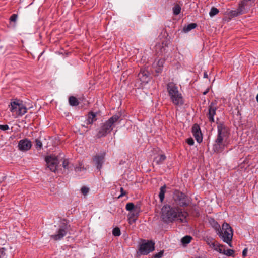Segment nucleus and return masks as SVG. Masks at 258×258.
Here are the masks:
<instances>
[{"mask_svg": "<svg viewBox=\"0 0 258 258\" xmlns=\"http://www.w3.org/2000/svg\"><path fill=\"white\" fill-rule=\"evenodd\" d=\"M187 212H183L182 209L174 205H164L161 209V218L167 223L179 220L180 222H186Z\"/></svg>", "mask_w": 258, "mask_h": 258, "instance_id": "1", "label": "nucleus"}, {"mask_svg": "<svg viewBox=\"0 0 258 258\" xmlns=\"http://www.w3.org/2000/svg\"><path fill=\"white\" fill-rule=\"evenodd\" d=\"M217 131V137L213 145V150L214 152L220 153L224 149V140L228 137L229 133L228 128L223 122L218 123Z\"/></svg>", "mask_w": 258, "mask_h": 258, "instance_id": "2", "label": "nucleus"}, {"mask_svg": "<svg viewBox=\"0 0 258 258\" xmlns=\"http://www.w3.org/2000/svg\"><path fill=\"white\" fill-rule=\"evenodd\" d=\"M167 91L170 101L175 106H181L184 104V99L182 94L179 92L178 87L173 82L167 84Z\"/></svg>", "mask_w": 258, "mask_h": 258, "instance_id": "3", "label": "nucleus"}, {"mask_svg": "<svg viewBox=\"0 0 258 258\" xmlns=\"http://www.w3.org/2000/svg\"><path fill=\"white\" fill-rule=\"evenodd\" d=\"M120 117L121 114L118 113L113 115L105 122L101 123L96 134V137L100 138L106 136L108 133H110L115 126V123L118 121Z\"/></svg>", "mask_w": 258, "mask_h": 258, "instance_id": "4", "label": "nucleus"}, {"mask_svg": "<svg viewBox=\"0 0 258 258\" xmlns=\"http://www.w3.org/2000/svg\"><path fill=\"white\" fill-rule=\"evenodd\" d=\"M173 205L177 207H186L191 202L190 198L185 194L179 190H175L173 194Z\"/></svg>", "mask_w": 258, "mask_h": 258, "instance_id": "5", "label": "nucleus"}, {"mask_svg": "<svg viewBox=\"0 0 258 258\" xmlns=\"http://www.w3.org/2000/svg\"><path fill=\"white\" fill-rule=\"evenodd\" d=\"M217 234L224 242L227 243L231 247H232L231 242L233 237V231L228 223H223L222 229L221 228Z\"/></svg>", "mask_w": 258, "mask_h": 258, "instance_id": "6", "label": "nucleus"}, {"mask_svg": "<svg viewBox=\"0 0 258 258\" xmlns=\"http://www.w3.org/2000/svg\"><path fill=\"white\" fill-rule=\"evenodd\" d=\"M9 107L11 112L15 113L18 116H21L27 112V108L19 100L15 99L11 101Z\"/></svg>", "mask_w": 258, "mask_h": 258, "instance_id": "7", "label": "nucleus"}, {"mask_svg": "<svg viewBox=\"0 0 258 258\" xmlns=\"http://www.w3.org/2000/svg\"><path fill=\"white\" fill-rule=\"evenodd\" d=\"M69 227L70 225H68L67 223L61 222L56 229V233L50 236L51 238L55 241L61 240L67 235L69 230Z\"/></svg>", "mask_w": 258, "mask_h": 258, "instance_id": "8", "label": "nucleus"}, {"mask_svg": "<svg viewBox=\"0 0 258 258\" xmlns=\"http://www.w3.org/2000/svg\"><path fill=\"white\" fill-rule=\"evenodd\" d=\"M155 243L151 240H143L140 245L139 251L142 255H147L154 250Z\"/></svg>", "mask_w": 258, "mask_h": 258, "instance_id": "9", "label": "nucleus"}, {"mask_svg": "<svg viewBox=\"0 0 258 258\" xmlns=\"http://www.w3.org/2000/svg\"><path fill=\"white\" fill-rule=\"evenodd\" d=\"M125 209L130 212L129 218L134 219L138 217L141 212V204L135 205L133 203H128L125 206Z\"/></svg>", "mask_w": 258, "mask_h": 258, "instance_id": "10", "label": "nucleus"}, {"mask_svg": "<svg viewBox=\"0 0 258 258\" xmlns=\"http://www.w3.org/2000/svg\"><path fill=\"white\" fill-rule=\"evenodd\" d=\"M45 162H46L47 167L52 172H55L57 170L58 160L55 156H49L45 158Z\"/></svg>", "mask_w": 258, "mask_h": 258, "instance_id": "11", "label": "nucleus"}, {"mask_svg": "<svg viewBox=\"0 0 258 258\" xmlns=\"http://www.w3.org/2000/svg\"><path fill=\"white\" fill-rule=\"evenodd\" d=\"M217 109V107L216 105V102L213 101L211 102L208 107V112L207 114V116L209 121L211 123L214 122L215 121L214 117L216 114Z\"/></svg>", "mask_w": 258, "mask_h": 258, "instance_id": "12", "label": "nucleus"}, {"mask_svg": "<svg viewBox=\"0 0 258 258\" xmlns=\"http://www.w3.org/2000/svg\"><path fill=\"white\" fill-rule=\"evenodd\" d=\"M92 161L99 170L102 167V165L105 161V153L97 154L92 158Z\"/></svg>", "mask_w": 258, "mask_h": 258, "instance_id": "13", "label": "nucleus"}, {"mask_svg": "<svg viewBox=\"0 0 258 258\" xmlns=\"http://www.w3.org/2000/svg\"><path fill=\"white\" fill-rule=\"evenodd\" d=\"M32 143L28 139L25 138L19 141L18 147L21 151H27L32 147Z\"/></svg>", "mask_w": 258, "mask_h": 258, "instance_id": "14", "label": "nucleus"}, {"mask_svg": "<svg viewBox=\"0 0 258 258\" xmlns=\"http://www.w3.org/2000/svg\"><path fill=\"white\" fill-rule=\"evenodd\" d=\"M192 133L195 139L199 143L202 142L203 137L199 125L198 124H195L192 127Z\"/></svg>", "mask_w": 258, "mask_h": 258, "instance_id": "15", "label": "nucleus"}, {"mask_svg": "<svg viewBox=\"0 0 258 258\" xmlns=\"http://www.w3.org/2000/svg\"><path fill=\"white\" fill-rule=\"evenodd\" d=\"M255 1V0H241L239 6L246 13L252 6L254 5Z\"/></svg>", "mask_w": 258, "mask_h": 258, "instance_id": "16", "label": "nucleus"}, {"mask_svg": "<svg viewBox=\"0 0 258 258\" xmlns=\"http://www.w3.org/2000/svg\"><path fill=\"white\" fill-rule=\"evenodd\" d=\"M138 77L143 83H147L149 80V73L148 71L141 69L138 74Z\"/></svg>", "mask_w": 258, "mask_h": 258, "instance_id": "17", "label": "nucleus"}, {"mask_svg": "<svg viewBox=\"0 0 258 258\" xmlns=\"http://www.w3.org/2000/svg\"><path fill=\"white\" fill-rule=\"evenodd\" d=\"M167 46L164 43L158 44L155 46L156 51L159 55H166L167 53Z\"/></svg>", "mask_w": 258, "mask_h": 258, "instance_id": "18", "label": "nucleus"}, {"mask_svg": "<svg viewBox=\"0 0 258 258\" xmlns=\"http://www.w3.org/2000/svg\"><path fill=\"white\" fill-rule=\"evenodd\" d=\"M164 62V59L161 58L153 63V67L155 68L156 73H160L162 72Z\"/></svg>", "mask_w": 258, "mask_h": 258, "instance_id": "19", "label": "nucleus"}, {"mask_svg": "<svg viewBox=\"0 0 258 258\" xmlns=\"http://www.w3.org/2000/svg\"><path fill=\"white\" fill-rule=\"evenodd\" d=\"M96 120V113H94L92 111L89 112L87 115V119L86 120V124H91Z\"/></svg>", "mask_w": 258, "mask_h": 258, "instance_id": "20", "label": "nucleus"}, {"mask_svg": "<svg viewBox=\"0 0 258 258\" xmlns=\"http://www.w3.org/2000/svg\"><path fill=\"white\" fill-rule=\"evenodd\" d=\"M208 221L210 225L216 230L217 233L221 229L220 225L213 218H210Z\"/></svg>", "mask_w": 258, "mask_h": 258, "instance_id": "21", "label": "nucleus"}, {"mask_svg": "<svg viewBox=\"0 0 258 258\" xmlns=\"http://www.w3.org/2000/svg\"><path fill=\"white\" fill-rule=\"evenodd\" d=\"M166 157L165 155L162 154L159 155L158 156L156 157L154 159V162L157 165L162 164L164 161L166 160Z\"/></svg>", "mask_w": 258, "mask_h": 258, "instance_id": "22", "label": "nucleus"}, {"mask_svg": "<svg viewBox=\"0 0 258 258\" xmlns=\"http://www.w3.org/2000/svg\"><path fill=\"white\" fill-rule=\"evenodd\" d=\"M245 13L243 10L241 8L238 6V8L236 10H232L230 11V14L231 16L236 17L238 15Z\"/></svg>", "mask_w": 258, "mask_h": 258, "instance_id": "23", "label": "nucleus"}, {"mask_svg": "<svg viewBox=\"0 0 258 258\" xmlns=\"http://www.w3.org/2000/svg\"><path fill=\"white\" fill-rule=\"evenodd\" d=\"M69 103L72 106H77L79 104V102L78 99L73 96L69 97Z\"/></svg>", "mask_w": 258, "mask_h": 258, "instance_id": "24", "label": "nucleus"}, {"mask_svg": "<svg viewBox=\"0 0 258 258\" xmlns=\"http://www.w3.org/2000/svg\"><path fill=\"white\" fill-rule=\"evenodd\" d=\"M18 19V15L16 14H13L10 17L9 19L10 25H12L13 27H15L16 26V23L17 22Z\"/></svg>", "mask_w": 258, "mask_h": 258, "instance_id": "25", "label": "nucleus"}, {"mask_svg": "<svg viewBox=\"0 0 258 258\" xmlns=\"http://www.w3.org/2000/svg\"><path fill=\"white\" fill-rule=\"evenodd\" d=\"M197 25L196 23H190L187 25L186 26H185L183 29V31L185 33L191 31V30L195 29L197 27Z\"/></svg>", "mask_w": 258, "mask_h": 258, "instance_id": "26", "label": "nucleus"}, {"mask_svg": "<svg viewBox=\"0 0 258 258\" xmlns=\"http://www.w3.org/2000/svg\"><path fill=\"white\" fill-rule=\"evenodd\" d=\"M166 185H164L163 186H161L160 188L159 197L161 202H163L164 199L165 193L166 192Z\"/></svg>", "mask_w": 258, "mask_h": 258, "instance_id": "27", "label": "nucleus"}, {"mask_svg": "<svg viewBox=\"0 0 258 258\" xmlns=\"http://www.w3.org/2000/svg\"><path fill=\"white\" fill-rule=\"evenodd\" d=\"M192 239V238L191 236L186 235L181 239V242L183 244V245H186L189 243Z\"/></svg>", "mask_w": 258, "mask_h": 258, "instance_id": "28", "label": "nucleus"}, {"mask_svg": "<svg viewBox=\"0 0 258 258\" xmlns=\"http://www.w3.org/2000/svg\"><path fill=\"white\" fill-rule=\"evenodd\" d=\"M173 13L174 15L180 14L181 10V7L178 4H176L172 8Z\"/></svg>", "mask_w": 258, "mask_h": 258, "instance_id": "29", "label": "nucleus"}, {"mask_svg": "<svg viewBox=\"0 0 258 258\" xmlns=\"http://www.w3.org/2000/svg\"><path fill=\"white\" fill-rule=\"evenodd\" d=\"M87 168L84 167L82 162H79L78 166L75 167V171L76 172H80L82 170H86Z\"/></svg>", "mask_w": 258, "mask_h": 258, "instance_id": "30", "label": "nucleus"}, {"mask_svg": "<svg viewBox=\"0 0 258 258\" xmlns=\"http://www.w3.org/2000/svg\"><path fill=\"white\" fill-rule=\"evenodd\" d=\"M219 10L215 7H212L210 12L209 13V15L211 17L217 15L219 13Z\"/></svg>", "mask_w": 258, "mask_h": 258, "instance_id": "31", "label": "nucleus"}, {"mask_svg": "<svg viewBox=\"0 0 258 258\" xmlns=\"http://www.w3.org/2000/svg\"><path fill=\"white\" fill-rule=\"evenodd\" d=\"M210 242H212V247L214 248V249L216 251H217L219 246H220V244L216 242L213 239H210Z\"/></svg>", "mask_w": 258, "mask_h": 258, "instance_id": "32", "label": "nucleus"}, {"mask_svg": "<svg viewBox=\"0 0 258 258\" xmlns=\"http://www.w3.org/2000/svg\"><path fill=\"white\" fill-rule=\"evenodd\" d=\"M112 234L114 236H119L121 234L120 230L118 227L114 228L112 230Z\"/></svg>", "mask_w": 258, "mask_h": 258, "instance_id": "33", "label": "nucleus"}, {"mask_svg": "<svg viewBox=\"0 0 258 258\" xmlns=\"http://www.w3.org/2000/svg\"><path fill=\"white\" fill-rule=\"evenodd\" d=\"M234 250L232 249L225 250L224 254L228 256H234Z\"/></svg>", "mask_w": 258, "mask_h": 258, "instance_id": "34", "label": "nucleus"}, {"mask_svg": "<svg viewBox=\"0 0 258 258\" xmlns=\"http://www.w3.org/2000/svg\"><path fill=\"white\" fill-rule=\"evenodd\" d=\"M35 146H36V148H39V149H41L42 147V143L41 142V141L38 139H36L35 141Z\"/></svg>", "mask_w": 258, "mask_h": 258, "instance_id": "35", "label": "nucleus"}, {"mask_svg": "<svg viewBox=\"0 0 258 258\" xmlns=\"http://www.w3.org/2000/svg\"><path fill=\"white\" fill-rule=\"evenodd\" d=\"M89 190V189L88 187L86 186H83L81 189V191L83 195L86 196L88 193Z\"/></svg>", "mask_w": 258, "mask_h": 258, "instance_id": "36", "label": "nucleus"}, {"mask_svg": "<svg viewBox=\"0 0 258 258\" xmlns=\"http://www.w3.org/2000/svg\"><path fill=\"white\" fill-rule=\"evenodd\" d=\"M69 162L68 159H64L63 163H62V166L65 169H69Z\"/></svg>", "mask_w": 258, "mask_h": 258, "instance_id": "37", "label": "nucleus"}, {"mask_svg": "<svg viewBox=\"0 0 258 258\" xmlns=\"http://www.w3.org/2000/svg\"><path fill=\"white\" fill-rule=\"evenodd\" d=\"M0 258H6L5 249L4 248H2L0 249Z\"/></svg>", "mask_w": 258, "mask_h": 258, "instance_id": "38", "label": "nucleus"}, {"mask_svg": "<svg viewBox=\"0 0 258 258\" xmlns=\"http://www.w3.org/2000/svg\"><path fill=\"white\" fill-rule=\"evenodd\" d=\"M164 251H160L159 252L156 253L154 255V258H160L163 255Z\"/></svg>", "mask_w": 258, "mask_h": 258, "instance_id": "39", "label": "nucleus"}, {"mask_svg": "<svg viewBox=\"0 0 258 258\" xmlns=\"http://www.w3.org/2000/svg\"><path fill=\"white\" fill-rule=\"evenodd\" d=\"M223 247H224L223 245L220 244V246H219L217 251L219 252L220 253L224 254L225 249L223 248Z\"/></svg>", "mask_w": 258, "mask_h": 258, "instance_id": "40", "label": "nucleus"}, {"mask_svg": "<svg viewBox=\"0 0 258 258\" xmlns=\"http://www.w3.org/2000/svg\"><path fill=\"white\" fill-rule=\"evenodd\" d=\"M186 142L189 145L191 146L194 144V140L192 138H189L187 139Z\"/></svg>", "mask_w": 258, "mask_h": 258, "instance_id": "41", "label": "nucleus"}, {"mask_svg": "<svg viewBox=\"0 0 258 258\" xmlns=\"http://www.w3.org/2000/svg\"><path fill=\"white\" fill-rule=\"evenodd\" d=\"M120 195L118 196V198H120L126 194V192L123 189L122 187L120 188Z\"/></svg>", "mask_w": 258, "mask_h": 258, "instance_id": "42", "label": "nucleus"}, {"mask_svg": "<svg viewBox=\"0 0 258 258\" xmlns=\"http://www.w3.org/2000/svg\"><path fill=\"white\" fill-rule=\"evenodd\" d=\"M9 126L7 124L1 125L0 124V129L3 131H6L9 129Z\"/></svg>", "mask_w": 258, "mask_h": 258, "instance_id": "43", "label": "nucleus"}, {"mask_svg": "<svg viewBox=\"0 0 258 258\" xmlns=\"http://www.w3.org/2000/svg\"><path fill=\"white\" fill-rule=\"evenodd\" d=\"M247 249L245 248L242 251V256L245 257L247 256Z\"/></svg>", "mask_w": 258, "mask_h": 258, "instance_id": "44", "label": "nucleus"}, {"mask_svg": "<svg viewBox=\"0 0 258 258\" xmlns=\"http://www.w3.org/2000/svg\"><path fill=\"white\" fill-rule=\"evenodd\" d=\"M211 239V238H207V240L206 242H207V244L208 245H209L210 246H212V242H210V239Z\"/></svg>", "mask_w": 258, "mask_h": 258, "instance_id": "45", "label": "nucleus"}, {"mask_svg": "<svg viewBox=\"0 0 258 258\" xmlns=\"http://www.w3.org/2000/svg\"><path fill=\"white\" fill-rule=\"evenodd\" d=\"M204 78H208V74L206 72H205L204 74Z\"/></svg>", "mask_w": 258, "mask_h": 258, "instance_id": "46", "label": "nucleus"}, {"mask_svg": "<svg viewBox=\"0 0 258 258\" xmlns=\"http://www.w3.org/2000/svg\"><path fill=\"white\" fill-rule=\"evenodd\" d=\"M208 92V90H207V91H205V92L203 93V94H204V95H206V94L207 93V92Z\"/></svg>", "mask_w": 258, "mask_h": 258, "instance_id": "47", "label": "nucleus"}, {"mask_svg": "<svg viewBox=\"0 0 258 258\" xmlns=\"http://www.w3.org/2000/svg\"><path fill=\"white\" fill-rule=\"evenodd\" d=\"M256 99L257 102H258V93H257V95H256Z\"/></svg>", "mask_w": 258, "mask_h": 258, "instance_id": "48", "label": "nucleus"}]
</instances>
